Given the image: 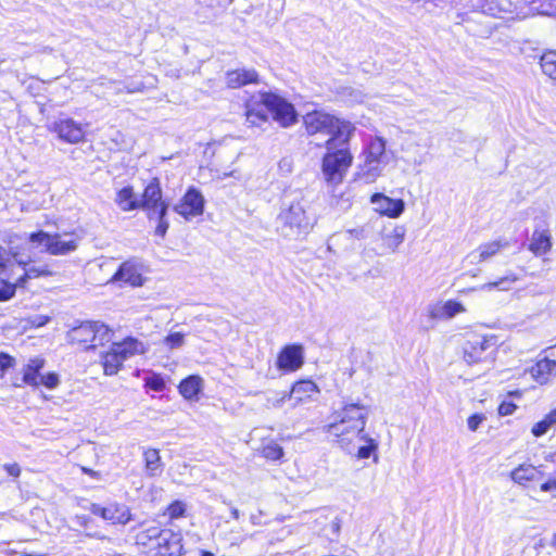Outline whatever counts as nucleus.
<instances>
[{"label": "nucleus", "mask_w": 556, "mask_h": 556, "mask_svg": "<svg viewBox=\"0 0 556 556\" xmlns=\"http://www.w3.org/2000/svg\"><path fill=\"white\" fill-rule=\"evenodd\" d=\"M49 320H50L49 316L36 315L34 317L27 318L25 321L30 327H41V326H45Z\"/></svg>", "instance_id": "48"}, {"label": "nucleus", "mask_w": 556, "mask_h": 556, "mask_svg": "<svg viewBox=\"0 0 556 556\" xmlns=\"http://www.w3.org/2000/svg\"><path fill=\"white\" fill-rule=\"evenodd\" d=\"M556 428V408L552 409L548 414H546L542 420L535 422L531 428V433L535 438H540L551 430Z\"/></svg>", "instance_id": "32"}, {"label": "nucleus", "mask_w": 556, "mask_h": 556, "mask_svg": "<svg viewBox=\"0 0 556 556\" xmlns=\"http://www.w3.org/2000/svg\"><path fill=\"white\" fill-rule=\"evenodd\" d=\"M3 469L10 475L11 477L17 478L21 475V467L18 464H4Z\"/></svg>", "instance_id": "50"}, {"label": "nucleus", "mask_w": 556, "mask_h": 556, "mask_svg": "<svg viewBox=\"0 0 556 556\" xmlns=\"http://www.w3.org/2000/svg\"><path fill=\"white\" fill-rule=\"evenodd\" d=\"M155 548L160 556H181L184 554L181 533L172 529H164Z\"/></svg>", "instance_id": "15"}, {"label": "nucleus", "mask_w": 556, "mask_h": 556, "mask_svg": "<svg viewBox=\"0 0 556 556\" xmlns=\"http://www.w3.org/2000/svg\"><path fill=\"white\" fill-rule=\"evenodd\" d=\"M552 248L551 236L547 231L535 230L532 235L529 250L536 256L546 254Z\"/></svg>", "instance_id": "29"}, {"label": "nucleus", "mask_w": 556, "mask_h": 556, "mask_svg": "<svg viewBox=\"0 0 556 556\" xmlns=\"http://www.w3.org/2000/svg\"><path fill=\"white\" fill-rule=\"evenodd\" d=\"M465 312V305L455 300L438 301L428 306L429 317L437 320H448Z\"/></svg>", "instance_id": "14"}, {"label": "nucleus", "mask_w": 556, "mask_h": 556, "mask_svg": "<svg viewBox=\"0 0 556 556\" xmlns=\"http://www.w3.org/2000/svg\"><path fill=\"white\" fill-rule=\"evenodd\" d=\"M146 384L154 391H162L165 388L164 379L159 375H152L146 379Z\"/></svg>", "instance_id": "45"}, {"label": "nucleus", "mask_w": 556, "mask_h": 556, "mask_svg": "<svg viewBox=\"0 0 556 556\" xmlns=\"http://www.w3.org/2000/svg\"><path fill=\"white\" fill-rule=\"evenodd\" d=\"M167 206L168 205H162L161 208L159 210L157 213H154V216H156L159 218V224L155 228V233L161 236V237H164L167 229H168V222L166 220L165 216H166V212H167Z\"/></svg>", "instance_id": "39"}, {"label": "nucleus", "mask_w": 556, "mask_h": 556, "mask_svg": "<svg viewBox=\"0 0 556 556\" xmlns=\"http://www.w3.org/2000/svg\"><path fill=\"white\" fill-rule=\"evenodd\" d=\"M163 531L164 529H160L159 527H150L137 534V542L142 545H148L150 542L156 541L157 544L163 535Z\"/></svg>", "instance_id": "35"}, {"label": "nucleus", "mask_w": 556, "mask_h": 556, "mask_svg": "<svg viewBox=\"0 0 556 556\" xmlns=\"http://www.w3.org/2000/svg\"><path fill=\"white\" fill-rule=\"evenodd\" d=\"M202 556H214V555H213L212 553H210V552H204V553L202 554Z\"/></svg>", "instance_id": "60"}, {"label": "nucleus", "mask_w": 556, "mask_h": 556, "mask_svg": "<svg viewBox=\"0 0 556 556\" xmlns=\"http://www.w3.org/2000/svg\"><path fill=\"white\" fill-rule=\"evenodd\" d=\"M370 202L375 206V211L390 218H397L405 210V203L402 199H392L383 193H375L371 195Z\"/></svg>", "instance_id": "16"}, {"label": "nucleus", "mask_w": 556, "mask_h": 556, "mask_svg": "<svg viewBox=\"0 0 556 556\" xmlns=\"http://www.w3.org/2000/svg\"><path fill=\"white\" fill-rule=\"evenodd\" d=\"M231 515L235 519H238L239 518V510L237 508H232L231 509Z\"/></svg>", "instance_id": "58"}, {"label": "nucleus", "mask_w": 556, "mask_h": 556, "mask_svg": "<svg viewBox=\"0 0 556 556\" xmlns=\"http://www.w3.org/2000/svg\"><path fill=\"white\" fill-rule=\"evenodd\" d=\"M304 363L302 345L292 344L282 349L277 359V367L285 371H295Z\"/></svg>", "instance_id": "17"}, {"label": "nucleus", "mask_w": 556, "mask_h": 556, "mask_svg": "<svg viewBox=\"0 0 556 556\" xmlns=\"http://www.w3.org/2000/svg\"><path fill=\"white\" fill-rule=\"evenodd\" d=\"M27 279H28V278L24 275V276H22V277L16 281V283H14V285H15L16 287H22V286L26 282V280H27Z\"/></svg>", "instance_id": "57"}, {"label": "nucleus", "mask_w": 556, "mask_h": 556, "mask_svg": "<svg viewBox=\"0 0 556 556\" xmlns=\"http://www.w3.org/2000/svg\"><path fill=\"white\" fill-rule=\"evenodd\" d=\"M49 129L56 134L58 138L70 144H78L86 140V128L72 117L60 116Z\"/></svg>", "instance_id": "8"}, {"label": "nucleus", "mask_w": 556, "mask_h": 556, "mask_svg": "<svg viewBox=\"0 0 556 556\" xmlns=\"http://www.w3.org/2000/svg\"><path fill=\"white\" fill-rule=\"evenodd\" d=\"M356 441H364L367 443V445L359 446L357 450V457L362 459L368 458L370 454L378 447L377 442L374 439L369 438L366 433H364Z\"/></svg>", "instance_id": "38"}, {"label": "nucleus", "mask_w": 556, "mask_h": 556, "mask_svg": "<svg viewBox=\"0 0 556 556\" xmlns=\"http://www.w3.org/2000/svg\"><path fill=\"white\" fill-rule=\"evenodd\" d=\"M551 14H556V0H549L548 2Z\"/></svg>", "instance_id": "55"}, {"label": "nucleus", "mask_w": 556, "mask_h": 556, "mask_svg": "<svg viewBox=\"0 0 556 556\" xmlns=\"http://www.w3.org/2000/svg\"><path fill=\"white\" fill-rule=\"evenodd\" d=\"M53 271L49 269L47 265L43 266H30L25 269V276L27 278L49 277L52 276Z\"/></svg>", "instance_id": "42"}, {"label": "nucleus", "mask_w": 556, "mask_h": 556, "mask_svg": "<svg viewBox=\"0 0 556 556\" xmlns=\"http://www.w3.org/2000/svg\"><path fill=\"white\" fill-rule=\"evenodd\" d=\"M542 492H556V479H549L540 486Z\"/></svg>", "instance_id": "52"}, {"label": "nucleus", "mask_w": 556, "mask_h": 556, "mask_svg": "<svg viewBox=\"0 0 556 556\" xmlns=\"http://www.w3.org/2000/svg\"><path fill=\"white\" fill-rule=\"evenodd\" d=\"M531 377L540 384H546L556 376V361L542 358L530 368Z\"/></svg>", "instance_id": "20"}, {"label": "nucleus", "mask_w": 556, "mask_h": 556, "mask_svg": "<svg viewBox=\"0 0 556 556\" xmlns=\"http://www.w3.org/2000/svg\"><path fill=\"white\" fill-rule=\"evenodd\" d=\"M256 81L257 73L254 70H235L227 73V86L230 88H240Z\"/></svg>", "instance_id": "24"}, {"label": "nucleus", "mask_w": 556, "mask_h": 556, "mask_svg": "<svg viewBox=\"0 0 556 556\" xmlns=\"http://www.w3.org/2000/svg\"><path fill=\"white\" fill-rule=\"evenodd\" d=\"M83 471H84V472H86V473H88V475H90V476H96V475H97V472H96V471H93V470H91V469H87V468H83Z\"/></svg>", "instance_id": "59"}, {"label": "nucleus", "mask_w": 556, "mask_h": 556, "mask_svg": "<svg viewBox=\"0 0 556 556\" xmlns=\"http://www.w3.org/2000/svg\"><path fill=\"white\" fill-rule=\"evenodd\" d=\"M317 393H319V389L316 383L311 380H302L294 383L289 392L290 400L294 402V406L311 400Z\"/></svg>", "instance_id": "19"}, {"label": "nucleus", "mask_w": 556, "mask_h": 556, "mask_svg": "<svg viewBox=\"0 0 556 556\" xmlns=\"http://www.w3.org/2000/svg\"><path fill=\"white\" fill-rule=\"evenodd\" d=\"M13 365V358L8 354H0V371H5Z\"/></svg>", "instance_id": "51"}, {"label": "nucleus", "mask_w": 556, "mask_h": 556, "mask_svg": "<svg viewBox=\"0 0 556 556\" xmlns=\"http://www.w3.org/2000/svg\"><path fill=\"white\" fill-rule=\"evenodd\" d=\"M303 124L308 136L328 137L325 141L326 149H333L337 140L346 143L355 131L352 123L321 110L306 113Z\"/></svg>", "instance_id": "3"}, {"label": "nucleus", "mask_w": 556, "mask_h": 556, "mask_svg": "<svg viewBox=\"0 0 556 556\" xmlns=\"http://www.w3.org/2000/svg\"><path fill=\"white\" fill-rule=\"evenodd\" d=\"M97 331H104L103 324L99 321H87L73 328L70 336L72 341L79 343L96 342Z\"/></svg>", "instance_id": "18"}, {"label": "nucleus", "mask_w": 556, "mask_h": 556, "mask_svg": "<svg viewBox=\"0 0 556 556\" xmlns=\"http://www.w3.org/2000/svg\"><path fill=\"white\" fill-rule=\"evenodd\" d=\"M357 166L356 177L365 184H372L382 176L389 163L387 141L382 137H369Z\"/></svg>", "instance_id": "5"}, {"label": "nucleus", "mask_w": 556, "mask_h": 556, "mask_svg": "<svg viewBox=\"0 0 556 556\" xmlns=\"http://www.w3.org/2000/svg\"><path fill=\"white\" fill-rule=\"evenodd\" d=\"M268 114L282 127L291 126L296 122L293 105L277 94L260 92L247 103V122L252 126H258L265 122Z\"/></svg>", "instance_id": "2"}, {"label": "nucleus", "mask_w": 556, "mask_h": 556, "mask_svg": "<svg viewBox=\"0 0 556 556\" xmlns=\"http://www.w3.org/2000/svg\"><path fill=\"white\" fill-rule=\"evenodd\" d=\"M366 407L359 404H346L334 413V421L327 426V432L337 438L349 453L354 452L355 441L365 433L367 422Z\"/></svg>", "instance_id": "1"}, {"label": "nucleus", "mask_w": 556, "mask_h": 556, "mask_svg": "<svg viewBox=\"0 0 556 556\" xmlns=\"http://www.w3.org/2000/svg\"><path fill=\"white\" fill-rule=\"evenodd\" d=\"M90 511L112 525H126L131 519L130 510L124 504L112 503L105 507L92 504Z\"/></svg>", "instance_id": "12"}, {"label": "nucleus", "mask_w": 556, "mask_h": 556, "mask_svg": "<svg viewBox=\"0 0 556 556\" xmlns=\"http://www.w3.org/2000/svg\"><path fill=\"white\" fill-rule=\"evenodd\" d=\"M351 236H354L355 238L357 239H363L365 237L364 232V228H357V229H351L348 231Z\"/></svg>", "instance_id": "54"}, {"label": "nucleus", "mask_w": 556, "mask_h": 556, "mask_svg": "<svg viewBox=\"0 0 556 556\" xmlns=\"http://www.w3.org/2000/svg\"><path fill=\"white\" fill-rule=\"evenodd\" d=\"M203 389V379L200 376L192 375L184 379L179 384L180 394L189 401L198 400L199 393Z\"/></svg>", "instance_id": "23"}, {"label": "nucleus", "mask_w": 556, "mask_h": 556, "mask_svg": "<svg viewBox=\"0 0 556 556\" xmlns=\"http://www.w3.org/2000/svg\"><path fill=\"white\" fill-rule=\"evenodd\" d=\"M287 400H290L289 392H276L266 400V406L268 408H280L283 406Z\"/></svg>", "instance_id": "40"}, {"label": "nucleus", "mask_w": 556, "mask_h": 556, "mask_svg": "<svg viewBox=\"0 0 556 556\" xmlns=\"http://www.w3.org/2000/svg\"><path fill=\"white\" fill-rule=\"evenodd\" d=\"M333 527H334L336 530L339 529V525L337 522L333 523Z\"/></svg>", "instance_id": "61"}, {"label": "nucleus", "mask_w": 556, "mask_h": 556, "mask_svg": "<svg viewBox=\"0 0 556 556\" xmlns=\"http://www.w3.org/2000/svg\"><path fill=\"white\" fill-rule=\"evenodd\" d=\"M312 219L306 213V202L300 193L287 195L277 217V231L287 239H298L312 228Z\"/></svg>", "instance_id": "4"}, {"label": "nucleus", "mask_w": 556, "mask_h": 556, "mask_svg": "<svg viewBox=\"0 0 556 556\" xmlns=\"http://www.w3.org/2000/svg\"><path fill=\"white\" fill-rule=\"evenodd\" d=\"M540 476L541 471L530 464H522L510 472L511 480L520 485L539 480Z\"/></svg>", "instance_id": "25"}, {"label": "nucleus", "mask_w": 556, "mask_h": 556, "mask_svg": "<svg viewBox=\"0 0 556 556\" xmlns=\"http://www.w3.org/2000/svg\"><path fill=\"white\" fill-rule=\"evenodd\" d=\"M516 280H517L516 277H504L497 281L485 283V285L481 286L480 289L489 290V291L494 288H498L501 290H508L510 288L511 283H514Z\"/></svg>", "instance_id": "41"}, {"label": "nucleus", "mask_w": 556, "mask_h": 556, "mask_svg": "<svg viewBox=\"0 0 556 556\" xmlns=\"http://www.w3.org/2000/svg\"><path fill=\"white\" fill-rule=\"evenodd\" d=\"M473 5L484 14L498 16L508 11V0H473Z\"/></svg>", "instance_id": "28"}, {"label": "nucleus", "mask_w": 556, "mask_h": 556, "mask_svg": "<svg viewBox=\"0 0 556 556\" xmlns=\"http://www.w3.org/2000/svg\"><path fill=\"white\" fill-rule=\"evenodd\" d=\"M504 245L505 244L501 241H492L481 244L477 250L470 252L467 255V258L470 260L471 264L484 262L496 255Z\"/></svg>", "instance_id": "22"}, {"label": "nucleus", "mask_w": 556, "mask_h": 556, "mask_svg": "<svg viewBox=\"0 0 556 556\" xmlns=\"http://www.w3.org/2000/svg\"><path fill=\"white\" fill-rule=\"evenodd\" d=\"M174 211L190 219L203 214L204 211V198L194 188H190L178 204L174 206Z\"/></svg>", "instance_id": "10"}, {"label": "nucleus", "mask_w": 556, "mask_h": 556, "mask_svg": "<svg viewBox=\"0 0 556 556\" xmlns=\"http://www.w3.org/2000/svg\"><path fill=\"white\" fill-rule=\"evenodd\" d=\"M404 238V227L395 226L391 231L382 233L383 247L393 253L403 243Z\"/></svg>", "instance_id": "31"}, {"label": "nucleus", "mask_w": 556, "mask_h": 556, "mask_svg": "<svg viewBox=\"0 0 556 556\" xmlns=\"http://www.w3.org/2000/svg\"><path fill=\"white\" fill-rule=\"evenodd\" d=\"M517 406L511 402H503L498 407V414L501 416H508L511 415Z\"/></svg>", "instance_id": "49"}, {"label": "nucleus", "mask_w": 556, "mask_h": 556, "mask_svg": "<svg viewBox=\"0 0 556 556\" xmlns=\"http://www.w3.org/2000/svg\"><path fill=\"white\" fill-rule=\"evenodd\" d=\"M16 286L0 280V301H8L15 294Z\"/></svg>", "instance_id": "43"}, {"label": "nucleus", "mask_w": 556, "mask_h": 556, "mask_svg": "<svg viewBox=\"0 0 556 556\" xmlns=\"http://www.w3.org/2000/svg\"><path fill=\"white\" fill-rule=\"evenodd\" d=\"M116 202L123 211H130L139 207V201L136 200L131 188H123L116 198Z\"/></svg>", "instance_id": "33"}, {"label": "nucleus", "mask_w": 556, "mask_h": 556, "mask_svg": "<svg viewBox=\"0 0 556 556\" xmlns=\"http://www.w3.org/2000/svg\"><path fill=\"white\" fill-rule=\"evenodd\" d=\"M125 361L117 354V351L111 345L110 350L101 355L103 371L106 376L116 375Z\"/></svg>", "instance_id": "26"}, {"label": "nucleus", "mask_w": 556, "mask_h": 556, "mask_svg": "<svg viewBox=\"0 0 556 556\" xmlns=\"http://www.w3.org/2000/svg\"><path fill=\"white\" fill-rule=\"evenodd\" d=\"M103 328L105 329V332L104 331H97V341L99 343H102L104 341H109L110 338H111V331L110 329L103 324Z\"/></svg>", "instance_id": "53"}, {"label": "nucleus", "mask_w": 556, "mask_h": 556, "mask_svg": "<svg viewBox=\"0 0 556 556\" xmlns=\"http://www.w3.org/2000/svg\"><path fill=\"white\" fill-rule=\"evenodd\" d=\"M185 510H186V505L179 501L172 503L167 508V513L170 518L181 517L185 514Z\"/></svg>", "instance_id": "46"}, {"label": "nucleus", "mask_w": 556, "mask_h": 556, "mask_svg": "<svg viewBox=\"0 0 556 556\" xmlns=\"http://www.w3.org/2000/svg\"><path fill=\"white\" fill-rule=\"evenodd\" d=\"M162 343L170 351L180 349L186 343V334L179 331L170 332L163 339Z\"/></svg>", "instance_id": "36"}, {"label": "nucleus", "mask_w": 556, "mask_h": 556, "mask_svg": "<svg viewBox=\"0 0 556 556\" xmlns=\"http://www.w3.org/2000/svg\"><path fill=\"white\" fill-rule=\"evenodd\" d=\"M28 241L43 245L45 251L51 255H67L77 250L80 237L75 232L51 235L41 230L30 233Z\"/></svg>", "instance_id": "7"}, {"label": "nucleus", "mask_w": 556, "mask_h": 556, "mask_svg": "<svg viewBox=\"0 0 556 556\" xmlns=\"http://www.w3.org/2000/svg\"><path fill=\"white\" fill-rule=\"evenodd\" d=\"M27 279H28V278L24 275V276H22V277L16 281V283H14V285H15L16 287H22V286L26 282V280H27Z\"/></svg>", "instance_id": "56"}, {"label": "nucleus", "mask_w": 556, "mask_h": 556, "mask_svg": "<svg viewBox=\"0 0 556 556\" xmlns=\"http://www.w3.org/2000/svg\"><path fill=\"white\" fill-rule=\"evenodd\" d=\"M143 263L138 258H130L119 266L112 280L139 287L143 285Z\"/></svg>", "instance_id": "9"}, {"label": "nucleus", "mask_w": 556, "mask_h": 556, "mask_svg": "<svg viewBox=\"0 0 556 556\" xmlns=\"http://www.w3.org/2000/svg\"><path fill=\"white\" fill-rule=\"evenodd\" d=\"M495 338L473 336L464 346V358L468 364L481 362L489 349L494 348Z\"/></svg>", "instance_id": "11"}, {"label": "nucleus", "mask_w": 556, "mask_h": 556, "mask_svg": "<svg viewBox=\"0 0 556 556\" xmlns=\"http://www.w3.org/2000/svg\"><path fill=\"white\" fill-rule=\"evenodd\" d=\"M59 383H60L59 376L54 372L41 375L39 378V384H43L48 389H54L59 386Z\"/></svg>", "instance_id": "44"}, {"label": "nucleus", "mask_w": 556, "mask_h": 556, "mask_svg": "<svg viewBox=\"0 0 556 556\" xmlns=\"http://www.w3.org/2000/svg\"><path fill=\"white\" fill-rule=\"evenodd\" d=\"M541 67L544 74L556 80V51L545 52L541 56Z\"/></svg>", "instance_id": "34"}, {"label": "nucleus", "mask_w": 556, "mask_h": 556, "mask_svg": "<svg viewBox=\"0 0 556 556\" xmlns=\"http://www.w3.org/2000/svg\"><path fill=\"white\" fill-rule=\"evenodd\" d=\"M112 345L117 351V354H119V356H122L124 361L135 355H141L147 351V346L144 345L143 342L131 337L126 338L122 342L113 343Z\"/></svg>", "instance_id": "21"}, {"label": "nucleus", "mask_w": 556, "mask_h": 556, "mask_svg": "<svg viewBox=\"0 0 556 556\" xmlns=\"http://www.w3.org/2000/svg\"><path fill=\"white\" fill-rule=\"evenodd\" d=\"M162 205H167V203L162 200V190L159 179L154 178L146 187L142 199L139 200V207L148 212L149 218H153L154 213H157Z\"/></svg>", "instance_id": "13"}, {"label": "nucleus", "mask_w": 556, "mask_h": 556, "mask_svg": "<svg viewBox=\"0 0 556 556\" xmlns=\"http://www.w3.org/2000/svg\"><path fill=\"white\" fill-rule=\"evenodd\" d=\"M485 420V416L483 414H475L470 416L467 420L468 428L471 431H477L479 426Z\"/></svg>", "instance_id": "47"}, {"label": "nucleus", "mask_w": 556, "mask_h": 556, "mask_svg": "<svg viewBox=\"0 0 556 556\" xmlns=\"http://www.w3.org/2000/svg\"><path fill=\"white\" fill-rule=\"evenodd\" d=\"M146 473L149 477H157L163 471V464L160 452L155 448H148L143 452Z\"/></svg>", "instance_id": "27"}, {"label": "nucleus", "mask_w": 556, "mask_h": 556, "mask_svg": "<svg viewBox=\"0 0 556 556\" xmlns=\"http://www.w3.org/2000/svg\"><path fill=\"white\" fill-rule=\"evenodd\" d=\"M352 162L353 155L348 147L327 149L321 162L324 179L329 185L341 184Z\"/></svg>", "instance_id": "6"}, {"label": "nucleus", "mask_w": 556, "mask_h": 556, "mask_svg": "<svg viewBox=\"0 0 556 556\" xmlns=\"http://www.w3.org/2000/svg\"><path fill=\"white\" fill-rule=\"evenodd\" d=\"M262 455L267 459L278 460L283 456V450L277 442L270 440L263 445Z\"/></svg>", "instance_id": "37"}, {"label": "nucleus", "mask_w": 556, "mask_h": 556, "mask_svg": "<svg viewBox=\"0 0 556 556\" xmlns=\"http://www.w3.org/2000/svg\"><path fill=\"white\" fill-rule=\"evenodd\" d=\"M45 361L42 358H33L24 368L23 381L33 387L39 386L40 369L43 367Z\"/></svg>", "instance_id": "30"}]
</instances>
